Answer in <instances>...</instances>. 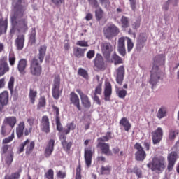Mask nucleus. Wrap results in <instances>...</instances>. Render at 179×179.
Returning a JSON list of instances; mask_svg holds the SVG:
<instances>
[{
    "instance_id": "nucleus-1",
    "label": "nucleus",
    "mask_w": 179,
    "mask_h": 179,
    "mask_svg": "<svg viewBox=\"0 0 179 179\" xmlns=\"http://www.w3.org/2000/svg\"><path fill=\"white\" fill-rule=\"evenodd\" d=\"M13 14L11 15L12 29L10 33L12 35L15 32L19 31L26 33L29 30V20L26 15L27 3L23 0H13Z\"/></svg>"
},
{
    "instance_id": "nucleus-2",
    "label": "nucleus",
    "mask_w": 179,
    "mask_h": 179,
    "mask_svg": "<svg viewBox=\"0 0 179 179\" xmlns=\"http://www.w3.org/2000/svg\"><path fill=\"white\" fill-rule=\"evenodd\" d=\"M147 167L151 169L152 171L160 174L166 169V160L163 157H154L152 162L147 164Z\"/></svg>"
},
{
    "instance_id": "nucleus-3",
    "label": "nucleus",
    "mask_w": 179,
    "mask_h": 179,
    "mask_svg": "<svg viewBox=\"0 0 179 179\" xmlns=\"http://www.w3.org/2000/svg\"><path fill=\"white\" fill-rule=\"evenodd\" d=\"M158 62L159 60H157V57H155L152 68L150 71V78L149 81L152 86H155V85H157L159 83L162 76V70H160L159 66H157Z\"/></svg>"
},
{
    "instance_id": "nucleus-4",
    "label": "nucleus",
    "mask_w": 179,
    "mask_h": 179,
    "mask_svg": "<svg viewBox=\"0 0 179 179\" xmlns=\"http://www.w3.org/2000/svg\"><path fill=\"white\" fill-rule=\"evenodd\" d=\"M62 90H64V87L61 86V78L57 76L55 78L53 81L52 87V97L55 98V100H58L62 94Z\"/></svg>"
},
{
    "instance_id": "nucleus-5",
    "label": "nucleus",
    "mask_w": 179,
    "mask_h": 179,
    "mask_svg": "<svg viewBox=\"0 0 179 179\" xmlns=\"http://www.w3.org/2000/svg\"><path fill=\"white\" fill-rule=\"evenodd\" d=\"M103 34L106 38L111 40V38H113V37H116V36L120 34V29L113 24L107 25L103 29Z\"/></svg>"
},
{
    "instance_id": "nucleus-6",
    "label": "nucleus",
    "mask_w": 179,
    "mask_h": 179,
    "mask_svg": "<svg viewBox=\"0 0 179 179\" xmlns=\"http://www.w3.org/2000/svg\"><path fill=\"white\" fill-rule=\"evenodd\" d=\"M30 72L34 76H40L42 72V68L38 63V59L34 58L32 59L30 66Z\"/></svg>"
},
{
    "instance_id": "nucleus-7",
    "label": "nucleus",
    "mask_w": 179,
    "mask_h": 179,
    "mask_svg": "<svg viewBox=\"0 0 179 179\" xmlns=\"http://www.w3.org/2000/svg\"><path fill=\"white\" fill-rule=\"evenodd\" d=\"M134 148L137 150L136 152V159L138 160V162H143V160L146 159V152L143 150V148H142V145L139 143H136Z\"/></svg>"
},
{
    "instance_id": "nucleus-8",
    "label": "nucleus",
    "mask_w": 179,
    "mask_h": 179,
    "mask_svg": "<svg viewBox=\"0 0 179 179\" xmlns=\"http://www.w3.org/2000/svg\"><path fill=\"white\" fill-rule=\"evenodd\" d=\"M101 51L106 59H110V55L113 52V45L110 43H104L101 45Z\"/></svg>"
},
{
    "instance_id": "nucleus-9",
    "label": "nucleus",
    "mask_w": 179,
    "mask_h": 179,
    "mask_svg": "<svg viewBox=\"0 0 179 179\" xmlns=\"http://www.w3.org/2000/svg\"><path fill=\"white\" fill-rule=\"evenodd\" d=\"M41 129L45 134H50V119L47 116H43L42 120L41 121Z\"/></svg>"
},
{
    "instance_id": "nucleus-10",
    "label": "nucleus",
    "mask_w": 179,
    "mask_h": 179,
    "mask_svg": "<svg viewBox=\"0 0 179 179\" xmlns=\"http://www.w3.org/2000/svg\"><path fill=\"white\" fill-rule=\"evenodd\" d=\"M97 148L100 149L103 155H106V156H113V152H111V150H110V144L98 142Z\"/></svg>"
},
{
    "instance_id": "nucleus-11",
    "label": "nucleus",
    "mask_w": 179,
    "mask_h": 179,
    "mask_svg": "<svg viewBox=\"0 0 179 179\" xmlns=\"http://www.w3.org/2000/svg\"><path fill=\"white\" fill-rule=\"evenodd\" d=\"M163 138V129L161 127H158L154 132H152V142L154 145L159 143Z\"/></svg>"
},
{
    "instance_id": "nucleus-12",
    "label": "nucleus",
    "mask_w": 179,
    "mask_h": 179,
    "mask_svg": "<svg viewBox=\"0 0 179 179\" xmlns=\"http://www.w3.org/2000/svg\"><path fill=\"white\" fill-rule=\"evenodd\" d=\"M125 75V68L124 66H120L116 70V81L119 85H122V82L124 81V76Z\"/></svg>"
},
{
    "instance_id": "nucleus-13",
    "label": "nucleus",
    "mask_w": 179,
    "mask_h": 179,
    "mask_svg": "<svg viewBox=\"0 0 179 179\" xmlns=\"http://www.w3.org/2000/svg\"><path fill=\"white\" fill-rule=\"evenodd\" d=\"M9 100V93L8 91H4L0 94V111H2L3 107L8 104Z\"/></svg>"
},
{
    "instance_id": "nucleus-14",
    "label": "nucleus",
    "mask_w": 179,
    "mask_h": 179,
    "mask_svg": "<svg viewBox=\"0 0 179 179\" xmlns=\"http://www.w3.org/2000/svg\"><path fill=\"white\" fill-rule=\"evenodd\" d=\"M55 143V141L54 139H50L46 145V148L45 149V157H50L51 155H52V152H54V145Z\"/></svg>"
},
{
    "instance_id": "nucleus-15",
    "label": "nucleus",
    "mask_w": 179,
    "mask_h": 179,
    "mask_svg": "<svg viewBox=\"0 0 179 179\" xmlns=\"http://www.w3.org/2000/svg\"><path fill=\"white\" fill-rule=\"evenodd\" d=\"M94 66L97 69H104V59L103 56L100 54H96V56L94 60Z\"/></svg>"
},
{
    "instance_id": "nucleus-16",
    "label": "nucleus",
    "mask_w": 179,
    "mask_h": 179,
    "mask_svg": "<svg viewBox=\"0 0 179 179\" xmlns=\"http://www.w3.org/2000/svg\"><path fill=\"white\" fill-rule=\"evenodd\" d=\"M85 159L87 167H90L92 164V157H93V152L92 151V148H88L85 149Z\"/></svg>"
},
{
    "instance_id": "nucleus-17",
    "label": "nucleus",
    "mask_w": 179,
    "mask_h": 179,
    "mask_svg": "<svg viewBox=\"0 0 179 179\" xmlns=\"http://www.w3.org/2000/svg\"><path fill=\"white\" fill-rule=\"evenodd\" d=\"M112 89H111V84L108 82L105 83V88H104V100L106 101H110V97H111Z\"/></svg>"
},
{
    "instance_id": "nucleus-18",
    "label": "nucleus",
    "mask_w": 179,
    "mask_h": 179,
    "mask_svg": "<svg viewBox=\"0 0 179 179\" xmlns=\"http://www.w3.org/2000/svg\"><path fill=\"white\" fill-rule=\"evenodd\" d=\"M16 122H17V120L15 116L7 117L3 120V123L6 125H8L10 128H15L16 125Z\"/></svg>"
},
{
    "instance_id": "nucleus-19",
    "label": "nucleus",
    "mask_w": 179,
    "mask_h": 179,
    "mask_svg": "<svg viewBox=\"0 0 179 179\" xmlns=\"http://www.w3.org/2000/svg\"><path fill=\"white\" fill-rule=\"evenodd\" d=\"M70 100L71 103L77 107L78 110L80 111V103L79 101V96L78 94H75L74 92H71L70 94Z\"/></svg>"
},
{
    "instance_id": "nucleus-20",
    "label": "nucleus",
    "mask_w": 179,
    "mask_h": 179,
    "mask_svg": "<svg viewBox=\"0 0 179 179\" xmlns=\"http://www.w3.org/2000/svg\"><path fill=\"white\" fill-rule=\"evenodd\" d=\"M15 45L17 47V50L19 51H22L23 48L24 47V36H19L15 40Z\"/></svg>"
},
{
    "instance_id": "nucleus-21",
    "label": "nucleus",
    "mask_w": 179,
    "mask_h": 179,
    "mask_svg": "<svg viewBox=\"0 0 179 179\" xmlns=\"http://www.w3.org/2000/svg\"><path fill=\"white\" fill-rule=\"evenodd\" d=\"M24 143L25 146H27L26 148L27 155H30V153L33 152V149H34V146L36 145V143H34V141H30L29 139H27L24 142Z\"/></svg>"
},
{
    "instance_id": "nucleus-22",
    "label": "nucleus",
    "mask_w": 179,
    "mask_h": 179,
    "mask_svg": "<svg viewBox=\"0 0 179 179\" xmlns=\"http://www.w3.org/2000/svg\"><path fill=\"white\" fill-rule=\"evenodd\" d=\"M120 127H122L126 131V132H129V129H131V123L129 122V120L127 119V117H123L120 121Z\"/></svg>"
},
{
    "instance_id": "nucleus-23",
    "label": "nucleus",
    "mask_w": 179,
    "mask_h": 179,
    "mask_svg": "<svg viewBox=\"0 0 179 179\" xmlns=\"http://www.w3.org/2000/svg\"><path fill=\"white\" fill-rule=\"evenodd\" d=\"M26 66H27V61H26L24 59H20L17 65L20 73H22V75H24V73H26V71H24Z\"/></svg>"
},
{
    "instance_id": "nucleus-24",
    "label": "nucleus",
    "mask_w": 179,
    "mask_h": 179,
    "mask_svg": "<svg viewBox=\"0 0 179 179\" xmlns=\"http://www.w3.org/2000/svg\"><path fill=\"white\" fill-rule=\"evenodd\" d=\"M111 170H113V167L110 165L102 166L99 169V174L101 176H109L111 174Z\"/></svg>"
},
{
    "instance_id": "nucleus-25",
    "label": "nucleus",
    "mask_w": 179,
    "mask_h": 179,
    "mask_svg": "<svg viewBox=\"0 0 179 179\" xmlns=\"http://www.w3.org/2000/svg\"><path fill=\"white\" fill-rule=\"evenodd\" d=\"M86 48H82L79 47H76L73 48V54L75 57L77 58H82L83 57H85V51H86Z\"/></svg>"
},
{
    "instance_id": "nucleus-26",
    "label": "nucleus",
    "mask_w": 179,
    "mask_h": 179,
    "mask_svg": "<svg viewBox=\"0 0 179 179\" xmlns=\"http://www.w3.org/2000/svg\"><path fill=\"white\" fill-rule=\"evenodd\" d=\"M6 72H9V66L5 61L0 62V76H3Z\"/></svg>"
},
{
    "instance_id": "nucleus-27",
    "label": "nucleus",
    "mask_w": 179,
    "mask_h": 179,
    "mask_svg": "<svg viewBox=\"0 0 179 179\" xmlns=\"http://www.w3.org/2000/svg\"><path fill=\"white\" fill-rule=\"evenodd\" d=\"M39 53L38 55V58L39 59V62L41 64L43 61H44V57H45V52L47 51V46L41 45L38 50Z\"/></svg>"
},
{
    "instance_id": "nucleus-28",
    "label": "nucleus",
    "mask_w": 179,
    "mask_h": 179,
    "mask_svg": "<svg viewBox=\"0 0 179 179\" xmlns=\"http://www.w3.org/2000/svg\"><path fill=\"white\" fill-rule=\"evenodd\" d=\"M8 27V20H3L2 15L0 14V35L6 32V28Z\"/></svg>"
},
{
    "instance_id": "nucleus-29",
    "label": "nucleus",
    "mask_w": 179,
    "mask_h": 179,
    "mask_svg": "<svg viewBox=\"0 0 179 179\" xmlns=\"http://www.w3.org/2000/svg\"><path fill=\"white\" fill-rule=\"evenodd\" d=\"M25 124L24 122H20L16 128V134L17 138H22L23 136V132L24 131Z\"/></svg>"
},
{
    "instance_id": "nucleus-30",
    "label": "nucleus",
    "mask_w": 179,
    "mask_h": 179,
    "mask_svg": "<svg viewBox=\"0 0 179 179\" xmlns=\"http://www.w3.org/2000/svg\"><path fill=\"white\" fill-rule=\"evenodd\" d=\"M11 129L12 128H10V127L3 122L1 129V135H2L3 136H6V135L9 134Z\"/></svg>"
},
{
    "instance_id": "nucleus-31",
    "label": "nucleus",
    "mask_w": 179,
    "mask_h": 179,
    "mask_svg": "<svg viewBox=\"0 0 179 179\" xmlns=\"http://www.w3.org/2000/svg\"><path fill=\"white\" fill-rule=\"evenodd\" d=\"M167 115V108L162 106L161 107L158 112L157 113V117L159 120H162V118H164Z\"/></svg>"
},
{
    "instance_id": "nucleus-32",
    "label": "nucleus",
    "mask_w": 179,
    "mask_h": 179,
    "mask_svg": "<svg viewBox=\"0 0 179 179\" xmlns=\"http://www.w3.org/2000/svg\"><path fill=\"white\" fill-rule=\"evenodd\" d=\"M29 97L31 103L32 104H34V101H36V97H37V90L30 88L29 89Z\"/></svg>"
},
{
    "instance_id": "nucleus-33",
    "label": "nucleus",
    "mask_w": 179,
    "mask_h": 179,
    "mask_svg": "<svg viewBox=\"0 0 179 179\" xmlns=\"http://www.w3.org/2000/svg\"><path fill=\"white\" fill-rule=\"evenodd\" d=\"M66 129H64L63 130V134H65V135H68L71 131H73L75 128H76V125H75V123L73 122L71 123H68L66 126Z\"/></svg>"
},
{
    "instance_id": "nucleus-34",
    "label": "nucleus",
    "mask_w": 179,
    "mask_h": 179,
    "mask_svg": "<svg viewBox=\"0 0 179 179\" xmlns=\"http://www.w3.org/2000/svg\"><path fill=\"white\" fill-rule=\"evenodd\" d=\"M80 99H81V103L83 106H84V107H87V108H89V107L92 106L90 103V100H89V97L87 96V95L86 94L83 95L80 97Z\"/></svg>"
},
{
    "instance_id": "nucleus-35",
    "label": "nucleus",
    "mask_w": 179,
    "mask_h": 179,
    "mask_svg": "<svg viewBox=\"0 0 179 179\" xmlns=\"http://www.w3.org/2000/svg\"><path fill=\"white\" fill-rule=\"evenodd\" d=\"M111 132H107L106 136L100 137L97 139V142L105 143L108 142L111 139Z\"/></svg>"
},
{
    "instance_id": "nucleus-36",
    "label": "nucleus",
    "mask_w": 179,
    "mask_h": 179,
    "mask_svg": "<svg viewBox=\"0 0 179 179\" xmlns=\"http://www.w3.org/2000/svg\"><path fill=\"white\" fill-rule=\"evenodd\" d=\"M127 93V90L124 89L120 90L118 88H116V94L118 96L120 99H125Z\"/></svg>"
},
{
    "instance_id": "nucleus-37",
    "label": "nucleus",
    "mask_w": 179,
    "mask_h": 179,
    "mask_svg": "<svg viewBox=\"0 0 179 179\" xmlns=\"http://www.w3.org/2000/svg\"><path fill=\"white\" fill-rule=\"evenodd\" d=\"M8 60L10 62V65H11V66H13V65H15V62H16V57H15V52H13V51L12 50L10 51Z\"/></svg>"
},
{
    "instance_id": "nucleus-38",
    "label": "nucleus",
    "mask_w": 179,
    "mask_h": 179,
    "mask_svg": "<svg viewBox=\"0 0 179 179\" xmlns=\"http://www.w3.org/2000/svg\"><path fill=\"white\" fill-rule=\"evenodd\" d=\"M15 86V77L11 76L8 81V87L10 93H13V87Z\"/></svg>"
},
{
    "instance_id": "nucleus-39",
    "label": "nucleus",
    "mask_w": 179,
    "mask_h": 179,
    "mask_svg": "<svg viewBox=\"0 0 179 179\" xmlns=\"http://www.w3.org/2000/svg\"><path fill=\"white\" fill-rule=\"evenodd\" d=\"M169 3H173V5H177V0H168L162 6L163 10H169Z\"/></svg>"
},
{
    "instance_id": "nucleus-40",
    "label": "nucleus",
    "mask_w": 179,
    "mask_h": 179,
    "mask_svg": "<svg viewBox=\"0 0 179 179\" xmlns=\"http://www.w3.org/2000/svg\"><path fill=\"white\" fill-rule=\"evenodd\" d=\"M121 23L122 27H123L124 29H127V27L129 26V20H128V17L122 16L121 18Z\"/></svg>"
},
{
    "instance_id": "nucleus-41",
    "label": "nucleus",
    "mask_w": 179,
    "mask_h": 179,
    "mask_svg": "<svg viewBox=\"0 0 179 179\" xmlns=\"http://www.w3.org/2000/svg\"><path fill=\"white\" fill-rule=\"evenodd\" d=\"M177 152H172L168 155V162H176L177 160Z\"/></svg>"
},
{
    "instance_id": "nucleus-42",
    "label": "nucleus",
    "mask_w": 179,
    "mask_h": 179,
    "mask_svg": "<svg viewBox=\"0 0 179 179\" xmlns=\"http://www.w3.org/2000/svg\"><path fill=\"white\" fill-rule=\"evenodd\" d=\"M78 75H80V76H82L83 78H84V79L89 78V74L87 73V71L82 68H80L78 69Z\"/></svg>"
},
{
    "instance_id": "nucleus-43",
    "label": "nucleus",
    "mask_w": 179,
    "mask_h": 179,
    "mask_svg": "<svg viewBox=\"0 0 179 179\" xmlns=\"http://www.w3.org/2000/svg\"><path fill=\"white\" fill-rule=\"evenodd\" d=\"M62 145L66 152H69V150H71V148H72V142L67 143L66 141H62Z\"/></svg>"
},
{
    "instance_id": "nucleus-44",
    "label": "nucleus",
    "mask_w": 179,
    "mask_h": 179,
    "mask_svg": "<svg viewBox=\"0 0 179 179\" xmlns=\"http://www.w3.org/2000/svg\"><path fill=\"white\" fill-rule=\"evenodd\" d=\"M13 139H15V133H12L10 136L3 139L2 143L3 145H6V143H10V142H12Z\"/></svg>"
},
{
    "instance_id": "nucleus-45",
    "label": "nucleus",
    "mask_w": 179,
    "mask_h": 179,
    "mask_svg": "<svg viewBox=\"0 0 179 179\" xmlns=\"http://www.w3.org/2000/svg\"><path fill=\"white\" fill-rule=\"evenodd\" d=\"M95 15L96 20H101V19H103V16H104V13H103V10H101V8H99L96 10Z\"/></svg>"
},
{
    "instance_id": "nucleus-46",
    "label": "nucleus",
    "mask_w": 179,
    "mask_h": 179,
    "mask_svg": "<svg viewBox=\"0 0 179 179\" xmlns=\"http://www.w3.org/2000/svg\"><path fill=\"white\" fill-rule=\"evenodd\" d=\"M20 177V173L19 172H15L14 173H12L10 176H6L5 179H19Z\"/></svg>"
},
{
    "instance_id": "nucleus-47",
    "label": "nucleus",
    "mask_w": 179,
    "mask_h": 179,
    "mask_svg": "<svg viewBox=\"0 0 179 179\" xmlns=\"http://www.w3.org/2000/svg\"><path fill=\"white\" fill-rule=\"evenodd\" d=\"M13 162V152H10L6 158V163L8 166H10Z\"/></svg>"
},
{
    "instance_id": "nucleus-48",
    "label": "nucleus",
    "mask_w": 179,
    "mask_h": 179,
    "mask_svg": "<svg viewBox=\"0 0 179 179\" xmlns=\"http://www.w3.org/2000/svg\"><path fill=\"white\" fill-rule=\"evenodd\" d=\"M177 135H178V131L174 130V129H171L169 131V139L171 141H173V139L176 138V136H177Z\"/></svg>"
},
{
    "instance_id": "nucleus-49",
    "label": "nucleus",
    "mask_w": 179,
    "mask_h": 179,
    "mask_svg": "<svg viewBox=\"0 0 179 179\" xmlns=\"http://www.w3.org/2000/svg\"><path fill=\"white\" fill-rule=\"evenodd\" d=\"M126 38L127 40V51L128 52H131L132 48H134V43L132 42L131 38L128 37H126Z\"/></svg>"
},
{
    "instance_id": "nucleus-50",
    "label": "nucleus",
    "mask_w": 179,
    "mask_h": 179,
    "mask_svg": "<svg viewBox=\"0 0 179 179\" xmlns=\"http://www.w3.org/2000/svg\"><path fill=\"white\" fill-rule=\"evenodd\" d=\"M45 97L44 96H41V98L39 99V102L38 104V108H42V107H45Z\"/></svg>"
},
{
    "instance_id": "nucleus-51",
    "label": "nucleus",
    "mask_w": 179,
    "mask_h": 179,
    "mask_svg": "<svg viewBox=\"0 0 179 179\" xmlns=\"http://www.w3.org/2000/svg\"><path fill=\"white\" fill-rule=\"evenodd\" d=\"M27 122H28L29 125L30 126V128H33V125L37 124V120H36V118H34L33 117H29L27 119Z\"/></svg>"
},
{
    "instance_id": "nucleus-52",
    "label": "nucleus",
    "mask_w": 179,
    "mask_h": 179,
    "mask_svg": "<svg viewBox=\"0 0 179 179\" xmlns=\"http://www.w3.org/2000/svg\"><path fill=\"white\" fill-rule=\"evenodd\" d=\"M146 40V35H145V34H141L138 39V44H143V43H145Z\"/></svg>"
},
{
    "instance_id": "nucleus-53",
    "label": "nucleus",
    "mask_w": 179,
    "mask_h": 179,
    "mask_svg": "<svg viewBox=\"0 0 179 179\" xmlns=\"http://www.w3.org/2000/svg\"><path fill=\"white\" fill-rule=\"evenodd\" d=\"M53 108L56 113V124H61V122L59 120V109L56 106H53Z\"/></svg>"
},
{
    "instance_id": "nucleus-54",
    "label": "nucleus",
    "mask_w": 179,
    "mask_h": 179,
    "mask_svg": "<svg viewBox=\"0 0 179 179\" xmlns=\"http://www.w3.org/2000/svg\"><path fill=\"white\" fill-rule=\"evenodd\" d=\"M45 176L47 179H54V171L49 169Z\"/></svg>"
},
{
    "instance_id": "nucleus-55",
    "label": "nucleus",
    "mask_w": 179,
    "mask_h": 179,
    "mask_svg": "<svg viewBox=\"0 0 179 179\" xmlns=\"http://www.w3.org/2000/svg\"><path fill=\"white\" fill-rule=\"evenodd\" d=\"M76 45H79V47H89V43L86 41H78Z\"/></svg>"
},
{
    "instance_id": "nucleus-56",
    "label": "nucleus",
    "mask_w": 179,
    "mask_h": 179,
    "mask_svg": "<svg viewBox=\"0 0 179 179\" xmlns=\"http://www.w3.org/2000/svg\"><path fill=\"white\" fill-rule=\"evenodd\" d=\"M81 171H82V169H80V165H78V166L76 169V173L75 179H82Z\"/></svg>"
},
{
    "instance_id": "nucleus-57",
    "label": "nucleus",
    "mask_w": 179,
    "mask_h": 179,
    "mask_svg": "<svg viewBox=\"0 0 179 179\" xmlns=\"http://www.w3.org/2000/svg\"><path fill=\"white\" fill-rule=\"evenodd\" d=\"M125 40L127 37H121L118 40V47H125Z\"/></svg>"
},
{
    "instance_id": "nucleus-58",
    "label": "nucleus",
    "mask_w": 179,
    "mask_h": 179,
    "mask_svg": "<svg viewBox=\"0 0 179 179\" xmlns=\"http://www.w3.org/2000/svg\"><path fill=\"white\" fill-rule=\"evenodd\" d=\"M113 58L115 61V65H117V64H122V59H121L120 56L115 54L113 55Z\"/></svg>"
},
{
    "instance_id": "nucleus-59",
    "label": "nucleus",
    "mask_w": 179,
    "mask_h": 179,
    "mask_svg": "<svg viewBox=\"0 0 179 179\" xmlns=\"http://www.w3.org/2000/svg\"><path fill=\"white\" fill-rule=\"evenodd\" d=\"M130 7L134 12L136 10V0H129Z\"/></svg>"
},
{
    "instance_id": "nucleus-60",
    "label": "nucleus",
    "mask_w": 179,
    "mask_h": 179,
    "mask_svg": "<svg viewBox=\"0 0 179 179\" xmlns=\"http://www.w3.org/2000/svg\"><path fill=\"white\" fill-rule=\"evenodd\" d=\"M118 52L122 57H125L127 54V50H125V46L118 47Z\"/></svg>"
},
{
    "instance_id": "nucleus-61",
    "label": "nucleus",
    "mask_w": 179,
    "mask_h": 179,
    "mask_svg": "<svg viewBox=\"0 0 179 179\" xmlns=\"http://www.w3.org/2000/svg\"><path fill=\"white\" fill-rule=\"evenodd\" d=\"M88 2L92 8H99V2L97 0H88Z\"/></svg>"
},
{
    "instance_id": "nucleus-62",
    "label": "nucleus",
    "mask_w": 179,
    "mask_h": 179,
    "mask_svg": "<svg viewBox=\"0 0 179 179\" xmlns=\"http://www.w3.org/2000/svg\"><path fill=\"white\" fill-rule=\"evenodd\" d=\"M30 41L31 43H36V29H34L30 35Z\"/></svg>"
},
{
    "instance_id": "nucleus-63",
    "label": "nucleus",
    "mask_w": 179,
    "mask_h": 179,
    "mask_svg": "<svg viewBox=\"0 0 179 179\" xmlns=\"http://www.w3.org/2000/svg\"><path fill=\"white\" fill-rule=\"evenodd\" d=\"M94 50H90L87 53V58H89V59H92L93 57H94Z\"/></svg>"
},
{
    "instance_id": "nucleus-64",
    "label": "nucleus",
    "mask_w": 179,
    "mask_h": 179,
    "mask_svg": "<svg viewBox=\"0 0 179 179\" xmlns=\"http://www.w3.org/2000/svg\"><path fill=\"white\" fill-rule=\"evenodd\" d=\"M101 85H98L96 89H95V92H94V94L97 95V94H101Z\"/></svg>"
}]
</instances>
